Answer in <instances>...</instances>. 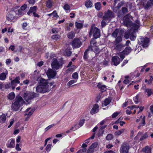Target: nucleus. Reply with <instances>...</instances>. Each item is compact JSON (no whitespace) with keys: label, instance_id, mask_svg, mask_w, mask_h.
<instances>
[{"label":"nucleus","instance_id":"nucleus-1","mask_svg":"<svg viewBox=\"0 0 153 153\" xmlns=\"http://www.w3.org/2000/svg\"><path fill=\"white\" fill-rule=\"evenodd\" d=\"M23 102H24V100L21 96H16L14 102L12 103L11 107L13 111H18L20 107L21 104H22Z\"/></svg>","mask_w":153,"mask_h":153},{"label":"nucleus","instance_id":"nucleus-2","mask_svg":"<svg viewBox=\"0 0 153 153\" xmlns=\"http://www.w3.org/2000/svg\"><path fill=\"white\" fill-rule=\"evenodd\" d=\"M89 36L91 37L92 35L95 39L100 38L101 36L100 30L96 27L92 25L89 33Z\"/></svg>","mask_w":153,"mask_h":153},{"label":"nucleus","instance_id":"nucleus-3","mask_svg":"<svg viewBox=\"0 0 153 153\" xmlns=\"http://www.w3.org/2000/svg\"><path fill=\"white\" fill-rule=\"evenodd\" d=\"M63 64L62 61L59 62L57 59L53 58L51 61V66L53 70H57L62 67Z\"/></svg>","mask_w":153,"mask_h":153},{"label":"nucleus","instance_id":"nucleus-4","mask_svg":"<svg viewBox=\"0 0 153 153\" xmlns=\"http://www.w3.org/2000/svg\"><path fill=\"white\" fill-rule=\"evenodd\" d=\"M39 95L35 92H25L23 94L24 99L27 102H29L33 98H36Z\"/></svg>","mask_w":153,"mask_h":153},{"label":"nucleus","instance_id":"nucleus-5","mask_svg":"<svg viewBox=\"0 0 153 153\" xmlns=\"http://www.w3.org/2000/svg\"><path fill=\"white\" fill-rule=\"evenodd\" d=\"M132 17L130 13L126 15L123 18V23L124 25L126 27H131L132 24Z\"/></svg>","mask_w":153,"mask_h":153},{"label":"nucleus","instance_id":"nucleus-6","mask_svg":"<svg viewBox=\"0 0 153 153\" xmlns=\"http://www.w3.org/2000/svg\"><path fill=\"white\" fill-rule=\"evenodd\" d=\"M150 41L148 37H141L138 40V43L141 45L143 47L145 48L148 46Z\"/></svg>","mask_w":153,"mask_h":153},{"label":"nucleus","instance_id":"nucleus-7","mask_svg":"<svg viewBox=\"0 0 153 153\" xmlns=\"http://www.w3.org/2000/svg\"><path fill=\"white\" fill-rule=\"evenodd\" d=\"M14 13L12 11L9 12L6 16V19L7 21L11 22H14L15 21L18 17V16L14 15Z\"/></svg>","mask_w":153,"mask_h":153},{"label":"nucleus","instance_id":"nucleus-8","mask_svg":"<svg viewBox=\"0 0 153 153\" xmlns=\"http://www.w3.org/2000/svg\"><path fill=\"white\" fill-rule=\"evenodd\" d=\"M136 122H140L139 124V126L137 127L138 129H139L145 125L146 123L145 122V116L143 117L142 115H141L140 117L137 119L136 120Z\"/></svg>","mask_w":153,"mask_h":153},{"label":"nucleus","instance_id":"nucleus-9","mask_svg":"<svg viewBox=\"0 0 153 153\" xmlns=\"http://www.w3.org/2000/svg\"><path fill=\"white\" fill-rule=\"evenodd\" d=\"M39 85L46 88H48V82L47 80L41 77H38L36 79Z\"/></svg>","mask_w":153,"mask_h":153},{"label":"nucleus","instance_id":"nucleus-10","mask_svg":"<svg viewBox=\"0 0 153 153\" xmlns=\"http://www.w3.org/2000/svg\"><path fill=\"white\" fill-rule=\"evenodd\" d=\"M71 45L73 48H78L80 47L82 43L78 38H75L71 42Z\"/></svg>","mask_w":153,"mask_h":153},{"label":"nucleus","instance_id":"nucleus-11","mask_svg":"<svg viewBox=\"0 0 153 153\" xmlns=\"http://www.w3.org/2000/svg\"><path fill=\"white\" fill-rule=\"evenodd\" d=\"M114 17V13L109 10L105 13L104 16L102 17V19L107 21L109 19H111Z\"/></svg>","mask_w":153,"mask_h":153},{"label":"nucleus","instance_id":"nucleus-12","mask_svg":"<svg viewBox=\"0 0 153 153\" xmlns=\"http://www.w3.org/2000/svg\"><path fill=\"white\" fill-rule=\"evenodd\" d=\"M50 91L49 88H46L41 86L38 85L36 88V91L37 93L43 94Z\"/></svg>","mask_w":153,"mask_h":153},{"label":"nucleus","instance_id":"nucleus-13","mask_svg":"<svg viewBox=\"0 0 153 153\" xmlns=\"http://www.w3.org/2000/svg\"><path fill=\"white\" fill-rule=\"evenodd\" d=\"M129 147L127 143H123L120 150V153H128Z\"/></svg>","mask_w":153,"mask_h":153},{"label":"nucleus","instance_id":"nucleus-14","mask_svg":"<svg viewBox=\"0 0 153 153\" xmlns=\"http://www.w3.org/2000/svg\"><path fill=\"white\" fill-rule=\"evenodd\" d=\"M56 72L52 69H49L46 73L49 79L53 78L56 75Z\"/></svg>","mask_w":153,"mask_h":153},{"label":"nucleus","instance_id":"nucleus-15","mask_svg":"<svg viewBox=\"0 0 153 153\" xmlns=\"http://www.w3.org/2000/svg\"><path fill=\"white\" fill-rule=\"evenodd\" d=\"M15 139H14L11 138L9 140L6 145L7 148H13L15 147Z\"/></svg>","mask_w":153,"mask_h":153},{"label":"nucleus","instance_id":"nucleus-16","mask_svg":"<svg viewBox=\"0 0 153 153\" xmlns=\"http://www.w3.org/2000/svg\"><path fill=\"white\" fill-rule=\"evenodd\" d=\"M97 86L99 90L101 93H103L106 91L107 89L106 86L105 85L102 84L100 82H99L98 83Z\"/></svg>","mask_w":153,"mask_h":153},{"label":"nucleus","instance_id":"nucleus-17","mask_svg":"<svg viewBox=\"0 0 153 153\" xmlns=\"http://www.w3.org/2000/svg\"><path fill=\"white\" fill-rule=\"evenodd\" d=\"M93 51V49L90 46H88V48L84 52L83 55V59L85 61H87L88 57V51Z\"/></svg>","mask_w":153,"mask_h":153},{"label":"nucleus","instance_id":"nucleus-18","mask_svg":"<svg viewBox=\"0 0 153 153\" xmlns=\"http://www.w3.org/2000/svg\"><path fill=\"white\" fill-rule=\"evenodd\" d=\"M120 58L117 56H113L112 58V62L113 63V65L115 66H117L120 63Z\"/></svg>","mask_w":153,"mask_h":153},{"label":"nucleus","instance_id":"nucleus-19","mask_svg":"<svg viewBox=\"0 0 153 153\" xmlns=\"http://www.w3.org/2000/svg\"><path fill=\"white\" fill-rule=\"evenodd\" d=\"M99 105L98 104H96L93 105V108L90 111V114H93L99 111Z\"/></svg>","mask_w":153,"mask_h":153},{"label":"nucleus","instance_id":"nucleus-20","mask_svg":"<svg viewBox=\"0 0 153 153\" xmlns=\"http://www.w3.org/2000/svg\"><path fill=\"white\" fill-rule=\"evenodd\" d=\"M37 7L34 6L33 7H30L28 11L27 12V14L28 15L30 16V14L32 13L36 12L37 10Z\"/></svg>","mask_w":153,"mask_h":153},{"label":"nucleus","instance_id":"nucleus-21","mask_svg":"<svg viewBox=\"0 0 153 153\" xmlns=\"http://www.w3.org/2000/svg\"><path fill=\"white\" fill-rule=\"evenodd\" d=\"M151 148L149 146H146L143 148L141 151L145 153H152Z\"/></svg>","mask_w":153,"mask_h":153},{"label":"nucleus","instance_id":"nucleus-22","mask_svg":"<svg viewBox=\"0 0 153 153\" xmlns=\"http://www.w3.org/2000/svg\"><path fill=\"white\" fill-rule=\"evenodd\" d=\"M145 92L146 93V94L148 97L151 96V95H153V89L152 88H146Z\"/></svg>","mask_w":153,"mask_h":153},{"label":"nucleus","instance_id":"nucleus-23","mask_svg":"<svg viewBox=\"0 0 153 153\" xmlns=\"http://www.w3.org/2000/svg\"><path fill=\"white\" fill-rule=\"evenodd\" d=\"M53 1L51 0H48L46 1V6L48 8H51L53 6Z\"/></svg>","mask_w":153,"mask_h":153},{"label":"nucleus","instance_id":"nucleus-24","mask_svg":"<svg viewBox=\"0 0 153 153\" xmlns=\"http://www.w3.org/2000/svg\"><path fill=\"white\" fill-rule=\"evenodd\" d=\"M94 38H92L91 39L90 44L91 45L89 46H90L93 49V48L97 46V42Z\"/></svg>","mask_w":153,"mask_h":153},{"label":"nucleus","instance_id":"nucleus-25","mask_svg":"<svg viewBox=\"0 0 153 153\" xmlns=\"http://www.w3.org/2000/svg\"><path fill=\"white\" fill-rule=\"evenodd\" d=\"M153 4V0L148 1L144 6L145 9H148Z\"/></svg>","mask_w":153,"mask_h":153},{"label":"nucleus","instance_id":"nucleus-26","mask_svg":"<svg viewBox=\"0 0 153 153\" xmlns=\"http://www.w3.org/2000/svg\"><path fill=\"white\" fill-rule=\"evenodd\" d=\"M132 49L130 47H126L123 51L124 54L126 55H128L131 51Z\"/></svg>","mask_w":153,"mask_h":153},{"label":"nucleus","instance_id":"nucleus-27","mask_svg":"<svg viewBox=\"0 0 153 153\" xmlns=\"http://www.w3.org/2000/svg\"><path fill=\"white\" fill-rule=\"evenodd\" d=\"M85 5L87 8H91L92 7L93 3L90 0H87L85 2Z\"/></svg>","mask_w":153,"mask_h":153},{"label":"nucleus","instance_id":"nucleus-28","mask_svg":"<svg viewBox=\"0 0 153 153\" xmlns=\"http://www.w3.org/2000/svg\"><path fill=\"white\" fill-rule=\"evenodd\" d=\"M12 11L14 13L15 15L18 17L19 16H22V12L20 9L15 10H12Z\"/></svg>","mask_w":153,"mask_h":153},{"label":"nucleus","instance_id":"nucleus-29","mask_svg":"<svg viewBox=\"0 0 153 153\" xmlns=\"http://www.w3.org/2000/svg\"><path fill=\"white\" fill-rule=\"evenodd\" d=\"M15 97V95L13 92H12L8 94L7 98L10 100H12Z\"/></svg>","mask_w":153,"mask_h":153},{"label":"nucleus","instance_id":"nucleus-30","mask_svg":"<svg viewBox=\"0 0 153 153\" xmlns=\"http://www.w3.org/2000/svg\"><path fill=\"white\" fill-rule=\"evenodd\" d=\"M75 26L77 29L81 30L83 27V24L82 23H79L76 21L75 22Z\"/></svg>","mask_w":153,"mask_h":153},{"label":"nucleus","instance_id":"nucleus-31","mask_svg":"<svg viewBox=\"0 0 153 153\" xmlns=\"http://www.w3.org/2000/svg\"><path fill=\"white\" fill-rule=\"evenodd\" d=\"M136 38V35L135 32L132 31L131 33L130 32V39L131 40H134Z\"/></svg>","mask_w":153,"mask_h":153},{"label":"nucleus","instance_id":"nucleus-32","mask_svg":"<svg viewBox=\"0 0 153 153\" xmlns=\"http://www.w3.org/2000/svg\"><path fill=\"white\" fill-rule=\"evenodd\" d=\"M34 111L33 109L31 110L30 111L28 112L27 113H25L24 115L25 116L27 115V117L25 119V120H27L29 117L31 116L33 113Z\"/></svg>","mask_w":153,"mask_h":153},{"label":"nucleus","instance_id":"nucleus-33","mask_svg":"<svg viewBox=\"0 0 153 153\" xmlns=\"http://www.w3.org/2000/svg\"><path fill=\"white\" fill-rule=\"evenodd\" d=\"M6 117L4 114H2L0 116V123H5Z\"/></svg>","mask_w":153,"mask_h":153},{"label":"nucleus","instance_id":"nucleus-34","mask_svg":"<svg viewBox=\"0 0 153 153\" xmlns=\"http://www.w3.org/2000/svg\"><path fill=\"white\" fill-rule=\"evenodd\" d=\"M72 53V52L71 50L68 48L66 49L64 52V55L65 56H70Z\"/></svg>","mask_w":153,"mask_h":153},{"label":"nucleus","instance_id":"nucleus-35","mask_svg":"<svg viewBox=\"0 0 153 153\" xmlns=\"http://www.w3.org/2000/svg\"><path fill=\"white\" fill-rule=\"evenodd\" d=\"M116 38V39L115 41L114 42V44L115 45H116L117 44L122 40V38L120 36H119Z\"/></svg>","mask_w":153,"mask_h":153},{"label":"nucleus","instance_id":"nucleus-36","mask_svg":"<svg viewBox=\"0 0 153 153\" xmlns=\"http://www.w3.org/2000/svg\"><path fill=\"white\" fill-rule=\"evenodd\" d=\"M111 98L110 99L109 98H106L103 102V104L105 106H106L108 105L111 102Z\"/></svg>","mask_w":153,"mask_h":153},{"label":"nucleus","instance_id":"nucleus-37","mask_svg":"<svg viewBox=\"0 0 153 153\" xmlns=\"http://www.w3.org/2000/svg\"><path fill=\"white\" fill-rule=\"evenodd\" d=\"M7 73L3 72L0 74V80H5L6 78Z\"/></svg>","mask_w":153,"mask_h":153},{"label":"nucleus","instance_id":"nucleus-38","mask_svg":"<svg viewBox=\"0 0 153 153\" xmlns=\"http://www.w3.org/2000/svg\"><path fill=\"white\" fill-rule=\"evenodd\" d=\"M75 36V33L74 32L72 31L68 33V37L70 39H73Z\"/></svg>","mask_w":153,"mask_h":153},{"label":"nucleus","instance_id":"nucleus-39","mask_svg":"<svg viewBox=\"0 0 153 153\" xmlns=\"http://www.w3.org/2000/svg\"><path fill=\"white\" fill-rule=\"evenodd\" d=\"M119 30L118 29H116L112 33V35L114 38H116L119 32Z\"/></svg>","mask_w":153,"mask_h":153},{"label":"nucleus","instance_id":"nucleus-40","mask_svg":"<svg viewBox=\"0 0 153 153\" xmlns=\"http://www.w3.org/2000/svg\"><path fill=\"white\" fill-rule=\"evenodd\" d=\"M95 8L97 10H100L101 8V4L100 2L96 3L94 4Z\"/></svg>","mask_w":153,"mask_h":153},{"label":"nucleus","instance_id":"nucleus-41","mask_svg":"<svg viewBox=\"0 0 153 153\" xmlns=\"http://www.w3.org/2000/svg\"><path fill=\"white\" fill-rule=\"evenodd\" d=\"M70 7L68 4L66 3L64 5L63 8L66 12H67L68 10H70Z\"/></svg>","mask_w":153,"mask_h":153},{"label":"nucleus","instance_id":"nucleus-42","mask_svg":"<svg viewBox=\"0 0 153 153\" xmlns=\"http://www.w3.org/2000/svg\"><path fill=\"white\" fill-rule=\"evenodd\" d=\"M148 133L146 132L141 137L140 139V140L142 141L148 137Z\"/></svg>","mask_w":153,"mask_h":153},{"label":"nucleus","instance_id":"nucleus-43","mask_svg":"<svg viewBox=\"0 0 153 153\" xmlns=\"http://www.w3.org/2000/svg\"><path fill=\"white\" fill-rule=\"evenodd\" d=\"M61 36L60 35L58 34L53 35L51 36V38L55 40H57L60 38Z\"/></svg>","mask_w":153,"mask_h":153},{"label":"nucleus","instance_id":"nucleus-44","mask_svg":"<svg viewBox=\"0 0 153 153\" xmlns=\"http://www.w3.org/2000/svg\"><path fill=\"white\" fill-rule=\"evenodd\" d=\"M94 48L93 49V51H94L96 54L99 53L100 51L98 47L97 46H94Z\"/></svg>","mask_w":153,"mask_h":153},{"label":"nucleus","instance_id":"nucleus-45","mask_svg":"<svg viewBox=\"0 0 153 153\" xmlns=\"http://www.w3.org/2000/svg\"><path fill=\"white\" fill-rule=\"evenodd\" d=\"M85 119L84 118L80 119L78 124L79 127H81L85 123Z\"/></svg>","mask_w":153,"mask_h":153},{"label":"nucleus","instance_id":"nucleus-46","mask_svg":"<svg viewBox=\"0 0 153 153\" xmlns=\"http://www.w3.org/2000/svg\"><path fill=\"white\" fill-rule=\"evenodd\" d=\"M77 81V80H76V79L71 80L68 82V83H67V85L69 86H71L73 84L76 82Z\"/></svg>","mask_w":153,"mask_h":153},{"label":"nucleus","instance_id":"nucleus-47","mask_svg":"<svg viewBox=\"0 0 153 153\" xmlns=\"http://www.w3.org/2000/svg\"><path fill=\"white\" fill-rule=\"evenodd\" d=\"M113 138V136L112 134H107L106 137V140H111Z\"/></svg>","mask_w":153,"mask_h":153},{"label":"nucleus","instance_id":"nucleus-48","mask_svg":"<svg viewBox=\"0 0 153 153\" xmlns=\"http://www.w3.org/2000/svg\"><path fill=\"white\" fill-rule=\"evenodd\" d=\"M20 80V78L19 76H17L16 78L13 80V82H14L16 83L19 84L20 83L19 80Z\"/></svg>","mask_w":153,"mask_h":153},{"label":"nucleus","instance_id":"nucleus-49","mask_svg":"<svg viewBox=\"0 0 153 153\" xmlns=\"http://www.w3.org/2000/svg\"><path fill=\"white\" fill-rule=\"evenodd\" d=\"M76 66L75 65H73L70 66L68 69V71L69 72L74 71L75 69Z\"/></svg>","mask_w":153,"mask_h":153},{"label":"nucleus","instance_id":"nucleus-50","mask_svg":"<svg viewBox=\"0 0 153 153\" xmlns=\"http://www.w3.org/2000/svg\"><path fill=\"white\" fill-rule=\"evenodd\" d=\"M104 130H101L99 129L98 132L97 133V135L98 137H100L102 136L103 134L104 133Z\"/></svg>","mask_w":153,"mask_h":153},{"label":"nucleus","instance_id":"nucleus-51","mask_svg":"<svg viewBox=\"0 0 153 153\" xmlns=\"http://www.w3.org/2000/svg\"><path fill=\"white\" fill-rule=\"evenodd\" d=\"M52 15L53 16V17H56L57 19L59 17V16L58 14L57 13L56 10H54L53 12L52 13Z\"/></svg>","mask_w":153,"mask_h":153},{"label":"nucleus","instance_id":"nucleus-52","mask_svg":"<svg viewBox=\"0 0 153 153\" xmlns=\"http://www.w3.org/2000/svg\"><path fill=\"white\" fill-rule=\"evenodd\" d=\"M72 77L74 79H77L78 78V73L76 72L74 73L72 75Z\"/></svg>","mask_w":153,"mask_h":153},{"label":"nucleus","instance_id":"nucleus-53","mask_svg":"<svg viewBox=\"0 0 153 153\" xmlns=\"http://www.w3.org/2000/svg\"><path fill=\"white\" fill-rule=\"evenodd\" d=\"M52 144H48L46 146L45 150L47 152L50 151L51 148Z\"/></svg>","mask_w":153,"mask_h":153},{"label":"nucleus","instance_id":"nucleus-54","mask_svg":"<svg viewBox=\"0 0 153 153\" xmlns=\"http://www.w3.org/2000/svg\"><path fill=\"white\" fill-rule=\"evenodd\" d=\"M131 26L133 27L135 30H137L139 27V25H137L135 23H133L132 22V24L131 25Z\"/></svg>","mask_w":153,"mask_h":153},{"label":"nucleus","instance_id":"nucleus-55","mask_svg":"<svg viewBox=\"0 0 153 153\" xmlns=\"http://www.w3.org/2000/svg\"><path fill=\"white\" fill-rule=\"evenodd\" d=\"M56 124H53L51 125H49L48 127H47L46 128H45V131H46L48 130H49L50 129L52 128L53 126H55Z\"/></svg>","mask_w":153,"mask_h":153},{"label":"nucleus","instance_id":"nucleus-56","mask_svg":"<svg viewBox=\"0 0 153 153\" xmlns=\"http://www.w3.org/2000/svg\"><path fill=\"white\" fill-rule=\"evenodd\" d=\"M27 5L26 4H24L23 5L20 7V9L21 10V11L24 10L27 8Z\"/></svg>","mask_w":153,"mask_h":153},{"label":"nucleus","instance_id":"nucleus-57","mask_svg":"<svg viewBox=\"0 0 153 153\" xmlns=\"http://www.w3.org/2000/svg\"><path fill=\"white\" fill-rule=\"evenodd\" d=\"M138 96L137 95L133 98V100L136 104H137L138 103Z\"/></svg>","mask_w":153,"mask_h":153},{"label":"nucleus","instance_id":"nucleus-58","mask_svg":"<svg viewBox=\"0 0 153 153\" xmlns=\"http://www.w3.org/2000/svg\"><path fill=\"white\" fill-rule=\"evenodd\" d=\"M98 145V143L97 142H95L93 143L91 146L92 148H95L97 147Z\"/></svg>","mask_w":153,"mask_h":153},{"label":"nucleus","instance_id":"nucleus-59","mask_svg":"<svg viewBox=\"0 0 153 153\" xmlns=\"http://www.w3.org/2000/svg\"><path fill=\"white\" fill-rule=\"evenodd\" d=\"M130 32H129L127 33H126L124 35L125 38L126 39H128L129 38H130Z\"/></svg>","mask_w":153,"mask_h":153},{"label":"nucleus","instance_id":"nucleus-60","mask_svg":"<svg viewBox=\"0 0 153 153\" xmlns=\"http://www.w3.org/2000/svg\"><path fill=\"white\" fill-rule=\"evenodd\" d=\"M106 25V22L104 20H102L101 22V26L102 27H105Z\"/></svg>","mask_w":153,"mask_h":153},{"label":"nucleus","instance_id":"nucleus-61","mask_svg":"<svg viewBox=\"0 0 153 153\" xmlns=\"http://www.w3.org/2000/svg\"><path fill=\"white\" fill-rule=\"evenodd\" d=\"M11 86V85L10 83L9 82L5 84L4 87L6 89H7L9 88Z\"/></svg>","mask_w":153,"mask_h":153},{"label":"nucleus","instance_id":"nucleus-62","mask_svg":"<svg viewBox=\"0 0 153 153\" xmlns=\"http://www.w3.org/2000/svg\"><path fill=\"white\" fill-rule=\"evenodd\" d=\"M15 149L17 151H20L21 150V149L20 148L19 144L18 143L16 144Z\"/></svg>","mask_w":153,"mask_h":153},{"label":"nucleus","instance_id":"nucleus-63","mask_svg":"<svg viewBox=\"0 0 153 153\" xmlns=\"http://www.w3.org/2000/svg\"><path fill=\"white\" fill-rule=\"evenodd\" d=\"M122 12L123 13H126L128 12V9H127L125 7H123L122 8Z\"/></svg>","mask_w":153,"mask_h":153},{"label":"nucleus","instance_id":"nucleus-64","mask_svg":"<svg viewBox=\"0 0 153 153\" xmlns=\"http://www.w3.org/2000/svg\"><path fill=\"white\" fill-rule=\"evenodd\" d=\"M153 81V76H150V79L149 80L148 84H151Z\"/></svg>","mask_w":153,"mask_h":153}]
</instances>
